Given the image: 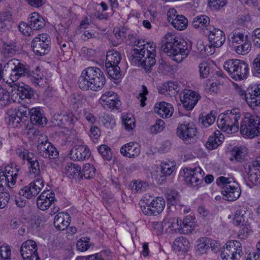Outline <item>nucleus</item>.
<instances>
[{
  "label": "nucleus",
  "mask_w": 260,
  "mask_h": 260,
  "mask_svg": "<svg viewBox=\"0 0 260 260\" xmlns=\"http://www.w3.org/2000/svg\"><path fill=\"white\" fill-rule=\"evenodd\" d=\"M129 60L132 64L154 65L156 63L155 45L152 42L135 41Z\"/></svg>",
  "instance_id": "nucleus-1"
},
{
  "label": "nucleus",
  "mask_w": 260,
  "mask_h": 260,
  "mask_svg": "<svg viewBox=\"0 0 260 260\" xmlns=\"http://www.w3.org/2000/svg\"><path fill=\"white\" fill-rule=\"evenodd\" d=\"M104 73L96 67L90 66L84 70L78 80L80 89L84 90H100L105 84Z\"/></svg>",
  "instance_id": "nucleus-2"
},
{
  "label": "nucleus",
  "mask_w": 260,
  "mask_h": 260,
  "mask_svg": "<svg viewBox=\"0 0 260 260\" xmlns=\"http://www.w3.org/2000/svg\"><path fill=\"white\" fill-rule=\"evenodd\" d=\"M186 42L183 39L167 34L164 38L161 50L177 63L180 62L187 54Z\"/></svg>",
  "instance_id": "nucleus-3"
},
{
  "label": "nucleus",
  "mask_w": 260,
  "mask_h": 260,
  "mask_svg": "<svg viewBox=\"0 0 260 260\" xmlns=\"http://www.w3.org/2000/svg\"><path fill=\"white\" fill-rule=\"evenodd\" d=\"M241 117L240 110L234 108L227 110L223 115H219L217 123L218 126L222 131L228 133H232L239 129L238 121Z\"/></svg>",
  "instance_id": "nucleus-4"
},
{
  "label": "nucleus",
  "mask_w": 260,
  "mask_h": 260,
  "mask_svg": "<svg viewBox=\"0 0 260 260\" xmlns=\"http://www.w3.org/2000/svg\"><path fill=\"white\" fill-rule=\"evenodd\" d=\"M232 178L224 176L218 177L216 182L218 186H221V193L223 199L228 201H235L241 195V189L238 184L233 181Z\"/></svg>",
  "instance_id": "nucleus-5"
},
{
  "label": "nucleus",
  "mask_w": 260,
  "mask_h": 260,
  "mask_svg": "<svg viewBox=\"0 0 260 260\" xmlns=\"http://www.w3.org/2000/svg\"><path fill=\"white\" fill-rule=\"evenodd\" d=\"M16 153L21 159L27 161L29 176L30 178H42L41 175L43 173V169L40 166L37 157L34 153H30L28 150L25 149H17L16 150Z\"/></svg>",
  "instance_id": "nucleus-6"
},
{
  "label": "nucleus",
  "mask_w": 260,
  "mask_h": 260,
  "mask_svg": "<svg viewBox=\"0 0 260 260\" xmlns=\"http://www.w3.org/2000/svg\"><path fill=\"white\" fill-rule=\"evenodd\" d=\"M240 132L250 138L260 135V118L256 115L245 116L241 123Z\"/></svg>",
  "instance_id": "nucleus-7"
},
{
  "label": "nucleus",
  "mask_w": 260,
  "mask_h": 260,
  "mask_svg": "<svg viewBox=\"0 0 260 260\" xmlns=\"http://www.w3.org/2000/svg\"><path fill=\"white\" fill-rule=\"evenodd\" d=\"M30 109L27 106L21 105L10 111L9 122L15 127L26 125L25 122L29 119Z\"/></svg>",
  "instance_id": "nucleus-8"
},
{
  "label": "nucleus",
  "mask_w": 260,
  "mask_h": 260,
  "mask_svg": "<svg viewBox=\"0 0 260 260\" xmlns=\"http://www.w3.org/2000/svg\"><path fill=\"white\" fill-rule=\"evenodd\" d=\"M30 109L27 106L21 105L10 111L9 122L15 127L26 125L25 122L29 119Z\"/></svg>",
  "instance_id": "nucleus-9"
},
{
  "label": "nucleus",
  "mask_w": 260,
  "mask_h": 260,
  "mask_svg": "<svg viewBox=\"0 0 260 260\" xmlns=\"http://www.w3.org/2000/svg\"><path fill=\"white\" fill-rule=\"evenodd\" d=\"M51 40L47 34H41L33 39L31 47L35 54L43 56L48 54L50 50Z\"/></svg>",
  "instance_id": "nucleus-10"
},
{
  "label": "nucleus",
  "mask_w": 260,
  "mask_h": 260,
  "mask_svg": "<svg viewBox=\"0 0 260 260\" xmlns=\"http://www.w3.org/2000/svg\"><path fill=\"white\" fill-rule=\"evenodd\" d=\"M183 172L184 181L187 186L198 188L202 183L204 172L201 168H185Z\"/></svg>",
  "instance_id": "nucleus-11"
},
{
  "label": "nucleus",
  "mask_w": 260,
  "mask_h": 260,
  "mask_svg": "<svg viewBox=\"0 0 260 260\" xmlns=\"http://www.w3.org/2000/svg\"><path fill=\"white\" fill-rule=\"evenodd\" d=\"M242 244L237 240L230 241L221 253L222 260H238L242 256Z\"/></svg>",
  "instance_id": "nucleus-12"
},
{
  "label": "nucleus",
  "mask_w": 260,
  "mask_h": 260,
  "mask_svg": "<svg viewBox=\"0 0 260 260\" xmlns=\"http://www.w3.org/2000/svg\"><path fill=\"white\" fill-rule=\"evenodd\" d=\"M19 169L16 167L7 166L3 170L0 169V190H3L5 187H11L16 182Z\"/></svg>",
  "instance_id": "nucleus-13"
},
{
  "label": "nucleus",
  "mask_w": 260,
  "mask_h": 260,
  "mask_svg": "<svg viewBox=\"0 0 260 260\" xmlns=\"http://www.w3.org/2000/svg\"><path fill=\"white\" fill-rule=\"evenodd\" d=\"M197 133V128L193 123L179 124L177 128V136L185 143L190 144L194 140Z\"/></svg>",
  "instance_id": "nucleus-14"
},
{
  "label": "nucleus",
  "mask_w": 260,
  "mask_h": 260,
  "mask_svg": "<svg viewBox=\"0 0 260 260\" xmlns=\"http://www.w3.org/2000/svg\"><path fill=\"white\" fill-rule=\"evenodd\" d=\"M165 201L162 197H157L149 204L141 206L143 213L147 216H156L161 213L165 207Z\"/></svg>",
  "instance_id": "nucleus-15"
},
{
  "label": "nucleus",
  "mask_w": 260,
  "mask_h": 260,
  "mask_svg": "<svg viewBox=\"0 0 260 260\" xmlns=\"http://www.w3.org/2000/svg\"><path fill=\"white\" fill-rule=\"evenodd\" d=\"M209 248L216 252L219 249V244L217 241L206 237H201L196 241L195 250L199 255L206 253Z\"/></svg>",
  "instance_id": "nucleus-16"
},
{
  "label": "nucleus",
  "mask_w": 260,
  "mask_h": 260,
  "mask_svg": "<svg viewBox=\"0 0 260 260\" xmlns=\"http://www.w3.org/2000/svg\"><path fill=\"white\" fill-rule=\"evenodd\" d=\"M167 19L171 25L178 30H185L188 26L187 19L183 15L178 14L174 9L168 10Z\"/></svg>",
  "instance_id": "nucleus-17"
},
{
  "label": "nucleus",
  "mask_w": 260,
  "mask_h": 260,
  "mask_svg": "<svg viewBox=\"0 0 260 260\" xmlns=\"http://www.w3.org/2000/svg\"><path fill=\"white\" fill-rule=\"evenodd\" d=\"M44 186V182L42 178L36 179L29 185L21 189L19 193L27 199H32L36 197Z\"/></svg>",
  "instance_id": "nucleus-18"
},
{
  "label": "nucleus",
  "mask_w": 260,
  "mask_h": 260,
  "mask_svg": "<svg viewBox=\"0 0 260 260\" xmlns=\"http://www.w3.org/2000/svg\"><path fill=\"white\" fill-rule=\"evenodd\" d=\"M20 252L24 260H40L37 243L34 240H28L23 242L20 248Z\"/></svg>",
  "instance_id": "nucleus-19"
},
{
  "label": "nucleus",
  "mask_w": 260,
  "mask_h": 260,
  "mask_svg": "<svg viewBox=\"0 0 260 260\" xmlns=\"http://www.w3.org/2000/svg\"><path fill=\"white\" fill-rule=\"evenodd\" d=\"M77 118L72 113L63 115L55 114L51 118V122L55 126L68 129H72Z\"/></svg>",
  "instance_id": "nucleus-20"
},
{
  "label": "nucleus",
  "mask_w": 260,
  "mask_h": 260,
  "mask_svg": "<svg viewBox=\"0 0 260 260\" xmlns=\"http://www.w3.org/2000/svg\"><path fill=\"white\" fill-rule=\"evenodd\" d=\"M37 150L39 154L45 158L55 159L58 157L59 152L58 150L48 140L40 142L39 140Z\"/></svg>",
  "instance_id": "nucleus-21"
},
{
  "label": "nucleus",
  "mask_w": 260,
  "mask_h": 260,
  "mask_svg": "<svg viewBox=\"0 0 260 260\" xmlns=\"http://www.w3.org/2000/svg\"><path fill=\"white\" fill-rule=\"evenodd\" d=\"M244 170L252 185H260V161L256 160L246 165Z\"/></svg>",
  "instance_id": "nucleus-22"
},
{
  "label": "nucleus",
  "mask_w": 260,
  "mask_h": 260,
  "mask_svg": "<svg viewBox=\"0 0 260 260\" xmlns=\"http://www.w3.org/2000/svg\"><path fill=\"white\" fill-rule=\"evenodd\" d=\"M180 98L183 107L187 110H190L197 104L200 99V96L194 91L186 89L180 94Z\"/></svg>",
  "instance_id": "nucleus-23"
},
{
  "label": "nucleus",
  "mask_w": 260,
  "mask_h": 260,
  "mask_svg": "<svg viewBox=\"0 0 260 260\" xmlns=\"http://www.w3.org/2000/svg\"><path fill=\"white\" fill-rule=\"evenodd\" d=\"M100 103L105 108L119 109L121 102L117 94L111 91H107L104 93L100 99Z\"/></svg>",
  "instance_id": "nucleus-24"
},
{
  "label": "nucleus",
  "mask_w": 260,
  "mask_h": 260,
  "mask_svg": "<svg viewBox=\"0 0 260 260\" xmlns=\"http://www.w3.org/2000/svg\"><path fill=\"white\" fill-rule=\"evenodd\" d=\"M10 86L12 88V91L15 92L19 96V99H31L34 96V91L32 88L23 82H17Z\"/></svg>",
  "instance_id": "nucleus-25"
},
{
  "label": "nucleus",
  "mask_w": 260,
  "mask_h": 260,
  "mask_svg": "<svg viewBox=\"0 0 260 260\" xmlns=\"http://www.w3.org/2000/svg\"><path fill=\"white\" fill-rule=\"evenodd\" d=\"M69 155L73 160L83 161L90 157L91 152L86 145H76L70 150Z\"/></svg>",
  "instance_id": "nucleus-26"
},
{
  "label": "nucleus",
  "mask_w": 260,
  "mask_h": 260,
  "mask_svg": "<svg viewBox=\"0 0 260 260\" xmlns=\"http://www.w3.org/2000/svg\"><path fill=\"white\" fill-rule=\"evenodd\" d=\"M54 192L51 190L43 191L38 198L37 205L42 211L47 210L55 201Z\"/></svg>",
  "instance_id": "nucleus-27"
},
{
  "label": "nucleus",
  "mask_w": 260,
  "mask_h": 260,
  "mask_svg": "<svg viewBox=\"0 0 260 260\" xmlns=\"http://www.w3.org/2000/svg\"><path fill=\"white\" fill-rule=\"evenodd\" d=\"M208 40L212 46L220 47L225 41V36L221 29L213 27H210Z\"/></svg>",
  "instance_id": "nucleus-28"
},
{
  "label": "nucleus",
  "mask_w": 260,
  "mask_h": 260,
  "mask_svg": "<svg viewBox=\"0 0 260 260\" xmlns=\"http://www.w3.org/2000/svg\"><path fill=\"white\" fill-rule=\"evenodd\" d=\"M245 99L249 106L252 108L260 106V84L254 85L247 90Z\"/></svg>",
  "instance_id": "nucleus-29"
},
{
  "label": "nucleus",
  "mask_w": 260,
  "mask_h": 260,
  "mask_svg": "<svg viewBox=\"0 0 260 260\" xmlns=\"http://www.w3.org/2000/svg\"><path fill=\"white\" fill-rule=\"evenodd\" d=\"M140 147L138 144L133 142H129L120 148L121 154L125 157L128 158H135L140 153Z\"/></svg>",
  "instance_id": "nucleus-30"
},
{
  "label": "nucleus",
  "mask_w": 260,
  "mask_h": 260,
  "mask_svg": "<svg viewBox=\"0 0 260 260\" xmlns=\"http://www.w3.org/2000/svg\"><path fill=\"white\" fill-rule=\"evenodd\" d=\"M29 119L34 125L44 126L47 124V118L43 115L40 108H33L30 109Z\"/></svg>",
  "instance_id": "nucleus-31"
},
{
  "label": "nucleus",
  "mask_w": 260,
  "mask_h": 260,
  "mask_svg": "<svg viewBox=\"0 0 260 260\" xmlns=\"http://www.w3.org/2000/svg\"><path fill=\"white\" fill-rule=\"evenodd\" d=\"M70 221V216L68 213L60 212L55 216L54 225L57 230L63 231L69 226Z\"/></svg>",
  "instance_id": "nucleus-32"
},
{
  "label": "nucleus",
  "mask_w": 260,
  "mask_h": 260,
  "mask_svg": "<svg viewBox=\"0 0 260 260\" xmlns=\"http://www.w3.org/2000/svg\"><path fill=\"white\" fill-rule=\"evenodd\" d=\"M154 111L161 118H169L173 113L172 105L165 102L157 103L154 107Z\"/></svg>",
  "instance_id": "nucleus-33"
},
{
  "label": "nucleus",
  "mask_w": 260,
  "mask_h": 260,
  "mask_svg": "<svg viewBox=\"0 0 260 260\" xmlns=\"http://www.w3.org/2000/svg\"><path fill=\"white\" fill-rule=\"evenodd\" d=\"M23 71H28L27 73H24V76H32L33 78L32 81L38 86H43L44 85V80L43 79L42 73L40 71L39 66L35 68V70H31L29 66H25L23 67Z\"/></svg>",
  "instance_id": "nucleus-34"
},
{
  "label": "nucleus",
  "mask_w": 260,
  "mask_h": 260,
  "mask_svg": "<svg viewBox=\"0 0 260 260\" xmlns=\"http://www.w3.org/2000/svg\"><path fill=\"white\" fill-rule=\"evenodd\" d=\"M248 38L244 31L235 29L229 36L230 45L233 48Z\"/></svg>",
  "instance_id": "nucleus-35"
},
{
  "label": "nucleus",
  "mask_w": 260,
  "mask_h": 260,
  "mask_svg": "<svg viewBox=\"0 0 260 260\" xmlns=\"http://www.w3.org/2000/svg\"><path fill=\"white\" fill-rule=\"evenodd\" d=\"M224 139V136L219 130H216L213 135L210 136L206 143L207 149L212 150L216 149L221 145Z\"/></svg>",
  "instance_id": "nucleus-36"
},
{
  "label": "nucleus",
  "mask_w": 260,
  "mask_h": 260,
  "mask_svg": "<svg viewBox=\"0 0 260 260\" xmlns=\"http://www.w3.org/2000/svg\"><path fill=\"white\" fill-rule=\"evenodd\" d=\"M30 25L35 30H40L46 25L45 19L38 13H31L28 17Z\"/></svg>",
  "instance_id": "nucleus-37"
},
{
  "label": "nucleus",
  "mask_w": 260,
  "mask_h": 260,
  "mask_svg": "<svg viewBox=\"0 0 260 260\" xmlns=\"http://www.w3.org/2000/svg\"><path fill=\"white\" fill-rule=\"evenodd\" d=\"M231 70H232L231 73V78L235 80H241L246 78L248 72V66H231Z\"/></svg>",
  "instance_id": "nucleus-38"
},
{
  "label": "nucleus",
  "mask_w": 260,
  "mask_h": 260,
  "mask_svg": "<svg viewBox=\"0 0 260 260\" xmlns=\"http://www.w3.org/2000/svg\"><path fill=\"white\" fill-rule=\"evenodd\" d=\"M66 171L68 176L70 178L82 179L81 175V167L79 165L73 162L68 163L66 167Z\"/></svg>",
  "instance_id": "nucleus-39"
},
{
  "label": "nucleus",
  "mask_w": 260,
  "mask_h": 260,
  "mask_svg": "<svg viewBox=\"0 0 260 260\" xmlns=\"http://www.w3.org/2000/svg\"><path fill=\"white\" fill-rule=\"evenodd\" d=\"M252 45L249 38L234 47L233 50L240 55H246L251 50Z\"/></svg>",
  "instance_id": "nucleus-40"
},
{
  "label": "nucleus",
  "mask_w": 260,
  "mask_h": 260,
  "mask_svg": "<svg viewBox=\"0 0 260 260\" xmlns=\"http://www.w3.org/2000/svg\"><path fill=\"white\" fill-rule=\"evenodd\" d=\"M194 219L193 216L188 215L185 217L182 222L180 220L181 232L182 234H187L192 231L194 226Z\"/></svg>",
  "instance_id": "nucleus-41"
},
{
  "label": "nucleus",
  "mask_w": 260,
  "mask_h": 260,
  "mask_svg": "<svg viewBox=\"0 0 260 260\" xmlns=\"http://www.w3.org/2000/svg\"><path fill=\"white\" fill-rule=\"evenodd\" d=\"M163 223L165 226L171 229L175 232L182 234L181 232L180 222H179L178 218L166 217L163 220Z\"/></svg>",
  "instance_id": "nucleus-42"
},
{
  "label": "nucleus",
  "mask_w": 260,
  "mask_h": 260,
  "mask_svg": "<svg viewBox=\"0 0 260 260\" xmlns=\"http://www.w3.org/2000/svg\"><path fill=\"white\" fill-rule=\"evenodd\" d=\"M173 247L177 251L185 252L189 248V243L186 238L183 237H179L175 240Z\"/></svg>",
  "instance_id": "nucleus-43"
},
{
  "label": "nucleus",
  "mask_w": 260,
  "mask_h": 260,
  "mask_svg": "<svg viewBox=\"0 0 260 260\" xmlns=\"http://www.w3.org/2000/svg\"><path fill=\"white\" fill-rule=\"evenodd\" d=\"M121 60V56L118 52L112 49L109 50L106 55V62L108 65H118Z\"/></svg>",
  "instance_id": "nucleus-44"
},
{
  "label": "nucleus",
  "mask_w": 260,
  "mask_h": 260,
  "mask_svg": "<svg viewBox=\"0 0 260 260\" xmlns=\"http://www.w3.org/2000/svg\"><path fill=\"white\" fill-rule=\"evenodd\" d=\"M210 18L206 15H199L195 17L192 22L194 28H203L206 27L210 23Z\"/></svg>",
  "instance_id": "nucleus-45"
},
{
  "label": "nucleus",
  "mask_w": 260,
  "mask_h": 260,
  "mask_svg": "<svg viewBox=\"0 0 260 260\" xmlns=\"http://www.w3.org/2000/svg\"><path fill=\"white\" fill-rule=\"evenodd\" d=\"M58 35L57 36V43L61 48H65L67 44L62 43V40L66 41L69 39L68 37V29L66 27H63L62 26H58Z\"/></svg>",
  "instance_id": "nucleus-46"
},
{
  "label": "nucleus",
  "mask_w": 260,
  "mask_h": 260,
  "mask_svg": "<svg viewBox=\"0 0 260 260\" xmlns=\"http://www.w3.org/2000/svg\"><path fill=\"white\" fill-rule=\"evenodd\" d=\"M109 76L113 79L118 80L122 77V73L119 66H106Z\"/></svg>",
  "instance_id": "nucleus-47"
},
{
  "label": "nucleus",
  "mask_w": 260,
  "mask_h": 260,
  "mask_svg": "<svg viewBox=\"0 0 260 260\" xmlns=\"http://www.w3.org/2000/svg\"><path fill=\"white\" fill-rule=\"evenodd\" d=\"M23 67H25V66H15L14 69L12 70V73L10 76V79L12 80L11 84H13L15 83V82L18 79V78L21 76H24V74L25 73H27L28 72L23 71Z\"/></svg>",
  "instance_id": "nucleus-48"
},
{
  "label": "nucleus",
  "mask_w": 260,
  "mask_h": 260,
  "mask_svg": "<svg viewBox=\"0 0 260 260\" xmlns=\"http://www.w3.org/2000/svg\"><path fill=\"white\" fill-rule=\"evenodd\" d=\"M14 101L10 96V93L0 86V106L4 107Z\"/></svg>",
  "instance_id": "nucleus-49"
},
{
  "label": "nucleus",
  "mask_w": 260,
  "mask_h": 260,
  "mask_svg": "<svg viewBox=\"0 0 260 260\" xmlns=\"http://www.w3.org/2000/svg\"><path fill=\"white\" fill-rule=\"evenodd\" d=\"M95 169L93 166L90 164H86L81 170V175L82 178L83 177L86 179H89L92 177L95 174Z\"/></svg>",
  "instance_id": "nucleus-50"
},
{
  "label": "nucleus",
  "mask_w": 260,
  "mask_h": 260,
  "mask_svg": "<svg viewBox=\"0 0 260 260\" xmlns=\"http://www.w3.org/2000/svg\"><path fill=\"white\" fill-rule=\"evenodd\" d=\"M216 118L215 112L213 111H211L210 113L206 115L204 117L199 118V122L205 127H208L214 123Z\"/></svg>",
  "instance_id": "nucleus-51"
},
{
  "label": "nucleus",
  "mask_w": 260,
  "mask_h": 260,
  "mask_svg": "<svg viewBox=\"0 0 260 260\" xmlns=\"http://www.w3.org/2000/svg\"><path fill=\"white\" fill-rule=\"evenodd\" d=\"M168 204L170 205H175L179 200V196L178 191L175 190L169 189L166 193Z\"/></svg>",
  "instance_id": "nucleus-52"
},
{
  "label": "nucleus",
  "mask_w": 260,
  "mask_h": 260,
  "mask_svg": "<svg viewBox=\"0 0 260 260\" xmlns=\"http://www.w3.org/2000/svg\"><path fill=\"white\" fill-rule=\"evenodd\" d=\"M98 151L105 160H110L112 159V153L111 149L106 145H102L98 148Z\"/></svg>",
  "instance_id": "nucleus-53"
},
{
  "label": "nucleus",
  "mask_w": 260,
  "mask_h": 260,
  "mask_svg": "<svg viewBox=\"0 0 260 260\" xmlns=\"http://www.w3.org/2000/svg\"><path fill=\"white\" fill-rule=\"evenodd\" d=\"M246 154L244 148L242 147H235L232 151V155L235 159L239 161L243 160Z\"/></svg>",
  "instance_id": "nucleus-54"
},
{
  "label": "nucleus",
  "mask_w": 260,
  "mask_h": 260,
  "mask_svg": "<svg viewBox=\"0 0 260 260\" xmlns=\"http://www.w3.org/2000/svg\"><path fill=\"white\" fill-rule=\"evenodd\" d=\"M228 3V0H208V7L213 10H219Z\"/></svg>",
  "instance_id": "nucleus-55"
},
{
  "label": "nucleus",
  "mask_w": 260,
  "mask_h": 260,
  "mask_svg": "<svg viewBox=\"0 0 260 260\" xmlns=\"http://www.w3.org/2000/svg\"><path fill=\"white\" fill-rule=\"evenodd\" d=\"M165 122L160 119L156 120L154 124L149 127V132L153 134H156L161 132L165 128Z\"/></svg>",
  "instance_id": "nucleus-56"
},
{
  "label": "nucleus",
  "mask_w": 260,
  "mask_h": 260,
  "mask_svg": "<svg viewBox=\"0 0 260 260\" xmlns=\"http://www.w3.org/2000/svg\"><path fill=\"white\" fill-rule=\"evenodd\" d=\"M193 59L195 61V63L198 65H210L212 63V60L204 55L203 53H200L197 54L194 56Z\"/></svg>",
  "instance_id": "nucleus-57"
},
{
  "label": "nucleus",
  "mask_w": 260,
  "mask_h": 260,
  "mask_svg": "<svg viewBox=\"0 0 260 260\" xmlns=\"http://www.w3.org/2000/svg\"><path fill=\"white\" fill-rule=\"evenodd\" d=\"M89 240L88 237H82L77 242V249L80 251H86L90 247Z\"/></svg>",
  "instance_id": "nucleus-58"
},
{
  "label": "nucleus",
  "mask_w": 260,
  "mask_h": 260,
  "mask_svg": "<svg viewBox=\"0 0 260 260\" xmlns=\"http://www.w3.org/2000/svg\"><path fill=\"white\" fill-rule=\"evenodd\" d=\"M177 88V85L175 84L172 81H168L167 83H165L161 86L159 87L158 89L160 93H165L168 91H172L175 90Z\"/></svg>",
  "instance_id": "nucleus-59"
},
{
  "label": "nucleus",
  "mask_w": 260,
  "mask_h": 260,
  "mask_svg": "<svg viewBox=\"0 0 260 260\" xmlns=\"http://www.w3.org/2000/svg\"><path fill=\"white\" fill-rule=\"evenodd\" d=\"M18 28L19 31L24 36H30L32 34L33 30L31 26H29L25 22H20Z\"/></svg>",
  "instance_id": "nucleus-60"
},
{
  "label": "nucleus",
  "mask_w": 260,
  "mask_h": 260,
  "mask_svg": "<svg viewBox=\"0 0 260 260\" xmlns=\"http://www.w3.org/2000/svg\"><path fill=\"white\" fill-rule=\"evenodd\" d=\"M220 85V83L219 82H212L210 80H208L206 81V90L210 93H216L219 89Z\"/></svg>",
  "instance_id": "nucleus-61"
},
{
  "label": "nucleus",
  "mask_w": 260,
  "mask_h": 260,
  "mask_svg": "<svg viewBox=\"0 0 260 260\" xmlns=\"http://www.w3.org/2000/svg\"><path fill=\"white\" fill-rule=\"evenodd\" d=\"M254 46L260 49V27L255 28L251 33Z\"/></svg>",
  "instance_id": "nucleus-62"
},
{
  "label": "nucleus",
  "mask_w": 260,
  "mask_h": 260,
  "mask_svg": "<svg viewBox=\"0 0 260 260\" xmlns=\"http://www.w3.org/2000/svg\"><path fill=\"white\" fill-rule=\"evenodd\" d=\"M147 186L148 185L145 182L136 180L133 182L132 188L133 190H135L136 192H141L145 191Z\"/></svg>",
  "instance_id": "nucleus-63"
},
{
  "label": "nucleus",
  "mask_w": 260,
  "mask_h": 260,
  "mask_svg": "<svg viewBox=\"0 0 260 260\" xmlns=\"http://www.w3.org/2000/svg\"><path fill=\"white\" fill-rule=\"evenodd\" d=\"M11 254V249L9 246H2L0 247V255L4 260H10Z\"/></svg>",
  "instance_id": "nucleus-64"
}]
</instances>
